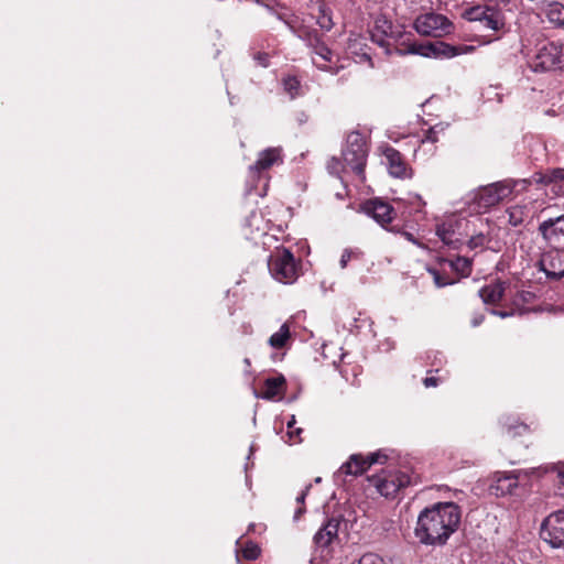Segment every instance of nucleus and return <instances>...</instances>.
<instances>
[{"label": "nucleus", "instance_id": "f257e3e1", "mask_svg": "<svg viewBox=\"0 0 564 564\" xmlns=\"http://www.w3.org/2000/svg\"><path fill=\"white\" fill-rule=\"evenodd\" d=\"M459 521L460 511L457 505L438 502L420 513L414 533L422 544L441 545L456 531Z\"/></svg>", "mask_w": 564, "mask_h": 564}, {"label": "nucleus", "instance_id": "f03ea898", "mask_svg": "<svg viewBox=\"0 0 564 564\" xmlns=\"http://www.w3.org/2000/svg\"><path fill=\"white\" fill-rule=\"evenodd\" d=\"M392 39V51L399 55L415 54L425 57L436 56L438 54L453 57L474 50L473 46H452L445 43L436 44H417L412 41V35L398 32Z\"/></svg>", "mask_w": 564, "mask_h": 564}, {"label": "nucleus", "instance_id": "7ed1b4c3", "mask_svg": "<svg viewBox=\"0 0 564 564\" xmlns=\"http://www.w3.org/2000/svg\"><path fill=\"white\" fill-rule=\"evenodd\" d=\"M518 182L505 180L480 187L471 194L469 206L475 213H482L509 197Z\"/></svg>", "mask_w": 564, "mask_h": 564}, {"label": "nucleus", "instance_id": "20e7f679", "mask_svg": "<svg viewBox=\"0 0 564 564\" xmlns=\"http://www.w3.org/2000/svg\"><path fill=\"white\" fill-rule=\"evenodd\" d=\"M510 11L509 0H486L484 6H477L468 11L471 21H480L486 28L499 31L506 24V12Z\"/></svg>", "mask_w": 564, "mask_h": 564}, {"label": "nucleus", "instance_id": "39448f33", "mask_svg": "<svg viewBox=\"0 0 564 564\" xmlns=\"http://www.w3.org/2000/svg\"><path fill=\"white\" fill-rule=\"evenodd\" d=\"M529 66L533 72H549L564 67V43H541L530 58Z\"/></svg>", "mask_w": 564, "mask_h": 564}, {"label": "nucleus", "instance_id": "423d86ee", "mask_svg": "<svg viewBox=\"0 0 564 564\" xmlns=\"http://www.w3.org/2000/svg\"><path fill=\"white\" fill-rule=\"evenodd\" d=\"M367 145L359 132H351L347 138V147L343 152L344 163L357 175L362 176L367 160Z\"/></svg>", "mask_w": 564, "mask_h": 564}, {"label": "nucleus", "instance_id": "0eeeda50", "mask_svg": "<svg viewBox=\"0 0 564 564\" xmlns=\"http://www.w3.org/2000/svg\"><path fill=\"white\" fill-rule=\"evenodd\" d=\"M272 276L282 283H292L297 278V269L293 254L286 250H278L268 262Z\"/></svg>", "mask_w": 564, "mask_h": 564}, {"label": "nucleus", "instance_id": "6e6552de", "mask_svg": "<svg viewBox=\"0 0 564 564\" xmlns=\"http://www.w3.org/2000/svg\"><path fill=\"white\" fill-rule=\"evenodd\" d=\"M372 485L381 496L392 498L401 489L410 484L408 475L400 471H382L370 478Z\"/></svg>", "mask_w": 564, "mask_h": 564}, {"label": "nucleus", "instance_id": "1a4fd4ad", "mask_svg": "<svg viewBox=\"0 0 564 564\" xmlns=\"http://www.w3.org/2000/svg\"><path fill=\"white\" fill-rule=\"evenodd\" d=\"M541 538L552 547H564V509L552 512L544 519Z\"/></svg>", "mask_w": 564, "mask_h": 564}, {"label": "nucleus", "instance_id": "9d476101", "mask_svg": "<svg viewBox=\"0 0 564 564\" xmlns=\"http://www.w3.org/2000/svg\"><path fill=\"white\" fill-rule=\"evenodd\" d=\"M539 268L547 279L564 278V248L550 247L541 252Z\"/></svg>", "mask_w": 564, "mask_h": 564}, {"label": "nucleus", "instance_id": "9b49d317", "mask_svg": "<svg viewBox=\"0 0 564 564\" xmlns=\"http://www.w3.org/2000/svg\"><path fill=\"white\" fill-rule=\"evenodd\" d=\"M451 22L446 17L437 13H426L416 18L414 28L424 36H442L451 31Z\"/></svg>", "mask_w": 564, "mask_h": 564}, {"label": "nucleus", "instance_id": "f8f14e48", "mask_svg": "<svg viewBox=\"0 0 564 564\" xmlns=\"http://www.w3.org/2000/svg\"><path fill=\"white\" fill-rule=\"evenodd\" d=\"M539 232L549 247H557L564 239V215L542 221Z\"/></svg>", "mask_w": 564, "mask_h": 564}, {"label": "nucleus", "instance_id": "ddd939ff", "mask_svg": "<svg viewBox=\"0 0 564 564\" xmlns=\"http://www.w3.org/2000/svg\"><path fill=\"white\" fill-rule=\"evenodd\" d=\"M362 209L383 228H386L387 225L395 217L393 207L379 198L366 202L362 205Z\"/></svg>", "mask_w": 564, "mask_h": 564}, {"label": "nucleus", "instance_id": "4468645a", "mask_svg": "<svg viewBox=\"0 0 564 564\" xmlns=\"http://www.w3.org/2000/svg\"><path fill=\"white\" fill-rule=\"evenodd\" d=\"M519 476L520 474L517 473H496L489 486L490 492L497 497L513 495L519 484Z\"/></svg>", "mask_w": 564, "mask_h": 564}, {"label": "nucleus", "instance_id": "2eb2a0df", "mask_svg": "<svg viewBox=\"0 0 564 564\" xmlns=\"http://www.w3.org/2000/svg\"><path fill=\"white\" fill-rule=\"evenodd\" d=\"M381 458L386 459V456L379 453L370 454L367 457L356 454L351 455L349 460L340 467L339 473L358 476L365 473L372 464L381 462Z\"/></svg>", "mask_w": 564, "mask_h": 564}, {"label": "nucleus", "instance_id": "dca6fc26", "mask_svg": "<svg viewBox=\"0 0 564 564\" xmlns=\"http://www.w3.org/2000/svg\"><path fill=\"white\" fill-rule=\"evenodd\" d=\"M383 154L387 160L389 174L391 176L398 178L411 177L412 171L399 151L393 148H387Z\"/></svg>", "mask_w": 564, "mask_h": 564}, {"label": "nucleus", "instance_id": "f3484780", "mask_svg": "<svg viewBox=\"0 0 564 564\" xmlns=\"http://www.w3.org/2000/svg\"><path fill=\"white\" fill-rule=\"evenodd\" d=\"M340 520L329 519L323 528L314 535V542L317 546L326 547L337 538Z\"/></svg>", "mask_w": 564, "mask_h": 564}, {"label": "nucleus", "instance_id": "a211bd4d", "mask_svg": "<svg viewBox=\"0 0 564 564\" xmlns=\"http://www.w3.org/2000/svg\"><path fill=\"white\" fill-rule=\"evenodd\" d=\"M280 162H282L281 149L269 148L259 154L258 160L252 166H250V170L256 172L265 171Z\"/></svg>", "mask_w": 564, "mask_h": 564}, {"label": "nucleus", "instance_id": "6ab92c4d", "mask_svg": "<svg viewBox=\"0 0 564 564\" xmlns=\"http://www.w3.org/2000/svg\"><path fill=\"white\" fill-rule=\"evenodd\" d=\"M505 291L506 283L497 281L480 289L479 296L486 304H496L502 299Z\"/></svg>", "mask_w": 564, "mask_h": 564}, {"label": "nucleus", "instance_id": "aec40b11", "mask_svg": "<svg viewBox=\"0 0 564 564\" xmlns=\"http://www.w3.org/2000/svg\"><path fill=\"white\" fill-rule=\"evenodd\" d=\"M284 386L285 379L283 376L268 378L264 381L260 397L265 400H274L276 397H280L282 394Z\"/></svg>", "mask_w": 564, "mask_h": 564}, {"label": "nucleus", "instance_id": "412c9836", "mask_svg": "<svg viewBox=\"0 0 564 564\" xmlns=\"http://www.w3.org/2000/svg\"><path fill=\"white\" fill-rule=\"evenodd\" d=\"M544 14L550 23L555 26H564V4L551 2L544 9Z\"/></svg>", "mask_w": 564, "mask_h": 564}, {"label": "nucleus", "instance_id": "4be33fe9", "mask_svg": "<svg viewBox=\"0 0 564 564\" xmlns=\"http://www.w3.org/2000/svg\"><path fill=\"white\" fill-rule=\"evenodd\" d=\"M290 327L286 323H284L276 333L270 336L269 345L274 349H281L285 346L286 341L290 339Z\"/></svg>", "mask_w": 564, "mask_h": 564}, {"label": "nucleus", "instance_id": "5701e85b", "mask_svg": "<svg viewBox=\"0 0 564 564\" xmlns=\"http://www.w3.org/2000/svg\"><path fill=\"white\" fill-rule=\"evenodd\" d=\"M436 235L445 245L456 247L457 240L454 239L455 230L452 221L438 225L436 227Z\"/></svg>", "mask_w": 564, "mask_h": 564}, {"label": "nucleus", "instance_id": "b1692460", "mask_svg": "<svg viewBox=\"0 0 564 564\" xmlns=\"http://www.w3.org/2000/svg\"><path fill=\"white\" fill-rule=\"evenodd\" d=\"M315 54L324 62V63H319L316 58H313L314 64L318 68H321L323 70H329L333 73L337 72V70H333L330 67H328L325 64L326 62H332L333 57H334V53L328 47H326L325 45H319L315 48Z\"/></svg>", "mask_w": 564, "mask_h": 564}, {"label": "nucleus", "instance_id": "393cba45", "mask_svg": "<svg viewBox=\"0 0 564 564\" xmlns=\"http://www.w3.org/2000/svg\"><path fill=\"white\" fill-rule=\"evenodd\" d=\"M508 221L511 226H520L527 216V206L514 205L507 209Z\"/></svg>", "mask_w": 564, "mask_h": 564}, {"label": "nucleus", "instance_id": "a878e982", "mask_svg": "<svg viewBox=\"0 0 564 564\" xmlns=\"http://www.w3.org/2000/svg\"><path fill=\"white\" fill-rule=\"evenodd\" d=\"M375 33H380L382 35L394 37L397 31H394L391 21H389L386 17H378L375 21L373 31Z\"/></svg>", "mask_w": 564, "mask_h": 564}, {"label": "nucleus", "instance_id": "bb28decb", "mask_svg": "<svg viewBox=\"0 0 564 564\" xmlns=\"http://www.w3.org/2000/svg\"><path fill=\"white\" fill-rule=\"evenodd\" d=\"M449 265L463 276H467L471 272V261L465 257H457L456 259L451 260Z\"/></svg>", "mask_w": 564, "mask_h": 564}, {"label": "nucleus", "instance_id": "cd10ccee", "mask_svg": "<svg viewBox=\"0 0 564 564\" xmlns=\"http://www.w3.org/2000/svg\"><path fill=\"white\" fill-rule=\"evenodd\" d=\"M317 23L318 25L326 31H329L334 23L332 19V11L326 6H321L318 9V15H317Z\"/></svg>", "mask_w": 564, "mask_h": 564}, {"label": "nucleus", "instance_id": "c85d7f7f", "mask_svg": "<svg viewBox=\"0 0 564 564\" xmlns=\"http://www.w3.org/2000/svg\"><path fill=\"white\" fill-rule=\"evenodd\" d=\"M557 181H564V169L557 167L549 170L539 178V182L543 184H550Z\"/></svg>", "mask_w": 564, "mask_h": 564}, {"label": "nucleus", "instance_id": "c756f323", "mask_svg": "<svg viewBox=\"0 0 564 564\" xmlns=\"http://www.w3.org/2000/svg\"><path fill=\"white\" fill-rule=\"evenodd\" d=\"M371 40L382 48L387 55L392 54V39L380 33L371 32Z\"/></svg>", "mask_w": 564, "mask_h": 564}, {"label": "nucleus", "instance_id": "7c9ffc66", "mask_svg": "<svg viewBox=\"0 0 564 564\" xmlns=\"http://www.w3.org/2000/svg\"><path fill=\"white\" fill-rule=\"evenodd\" d=\"M284 90L294 98L300 94L301 85L300 80L296 77L288 76L283 79Z\"/></svg>", "mask_w": 564, "mask_h": 564}, {"label": "nucleus", "instance_id": "2f4dec72", "mask_svg": "<svg viewBox=\"0 0 564 564\" xmlns=\"http://www.w3.org/2000/svg\"><path fill=\"white\" fill-rule=\"evenodd\" d=\"M359 46H360L359 40L355 39V40L350 41L348 48L352 54L360 55L361 58H365L366 61H368L370 67H373V63L371 61L369 53L366 51L364 52L362 48Z\"/></svg>", "mask_w": 564, "mask_h": 564}, {"label": "nucleus", "instance_id": "473e14b6", "mask_svg": "<svg viewBox=\"0 0 564 564\" xmlns=\"http://www.w3.org/2000/svg\"><path fill=\"white\" fill-rule=\"evenodd\" d=\"M362 256V252L359 251V250H352V249H345L343 254H341V258H340V261H339V264H340V268L344 269L347 267V263L352 259V258H359Z\"/></svg>", "mask_w": 564, "mask_h": 564}, {"label": "nucleus", "instance_id": "72a5a7b5", "mask_svg": "<svg viewBox=\"0 0 564 564\" xmlns=\"http://www.w3.org/2000/svg\"><path fill=\"white\" fill-rule=\"evenodd\" d=\"M444 130L441 126H434L426 130L424 138L422 139V142L429 141L432 143H436L438 141V133Z\"/></svg>", "mask_w": 564, "mask_h": 564}, {"label": "nucleus", "instance_id": "f704fd0d", "mask_svg": "<svg viewBox=\"0 0 564 564\" xmlns=\"http://www.w3.org/2000/svg\"><path fill=\"white\" fill-rule=\"evenodd\" d=\"M506 425V432L510 436L521 435L523 432L528 430V426L523 423H519L517 425L505 422Z\"/></svg>", "mask_w": 564, "mask_h": 564}, {"label": "nucleus", "instance_id": "c9c22d12", "mask_svg": "<svg viewBox=\"0 0 564 564\" xmlns=\"http://www.w3.org/2000/svg\"><path fill=\"white\" fill-rule=\"evenodd\" d=\"M486 242H488L487 237L484 234H478V235L473 236L468 240V247L470 249L481 248L486 245Z\"/></svg>", "mask_w": 564, "mask_h": 564}, {"label": "nucleus", "instance_id": "e433bc0d", "mask_svg": "<svg viewBox=\"0 0 564 564\" xmlns=\"http://www.w3.org/2000/svg\"><path fill=\"white\" fill-rule=\"evenodd\" d=\"M429 272L430 274L433 276V280H434V283L436 284V286L438 288H443V286H446L451 283H453V281L444 278L437 270L435 269H429Z\"/></svg>", "mask_w": 564, "mask_h": 564}, {"label": "nucleus", "instance_id": "4c0bfd02", "mask_svg": "<svg viewBox=\"0 0 564 564\" xmlns=\"http://www.w3.org/2000/svg\"><path fill=\"white\" fill-rule=\"evenodd\" d=\"M242 555L247 560H256L260 555V549L256 544H248L243 547Z\"/></svg>", "mask_w": 564, "mask_h": 564}, {"label": "nucleus", "instance_id": "58836bf2", "mask_svg": "<svg viewBox=\"0 0 564 564\" xmlns=\"http://www.w3.org/2000/svg\"><path fill=\"white\" fill-rule=\"evenodd\" d=\"M346 167H347V166H346V165H344V166H343V165H341V162H340L338 159H336V158H333V159L328 162V164H327V169H328L329 173H332V174H336V175H339L340 171H341L343 169H346Z\"/></svg>", "mask_w": 564, "mask_h": 564}, {"label": "nucleus", "instance_id": "ea45409f", "mask_svg": "<svg viewBox=\"0 0 564 564\" xmlns=\"http://www.w3.org/2000/svg\"><path fill=\"white\" fill-rule=\"evenodd\" d=\"M295 424V416L292 415L291 419L288 421V429L290 430L289 431V435L290 437H293V434L295 433L296 435H300V433L302 432V429H296L294 432L292 431V427L294 426Z\"/></svg>", "mask_w": 564, "mask_h": 564}, {"label": "nucleus", "instance_id": "a19ab883", "mask_svg": "<svg viewBox=\"0 0 564 564\" xmlns=\"http://www.w3.org/2000/svg\"><path fill=\"white\" fill-rule=\"evenodd\" d=\"M256 59L258 61V63L260 65H262L263 67H267L268 64H269V55L267 53H258L256 55Z\"/></svg>", "mask_w": 564, "mask_h": 564}, {"label": "nucleus", "instance_id": "79ce46f5", "mask_svg": "<svg viewBox=\"0 0 564 564\" xmlns=\"http://www.w3.org/2000/svg\"><path fill=\"white\" fill-rule=\"evenodd\" d=\"M440 379L436 377H426L423 380V383L426 388L436 387L438 384Z\"/></svg>", "mask_w": 564, "mask_h": 564}, {"label": "nucleus", "instance_id": "37998d69", "mask_svg": "<svg viewBox=\"0 0 564 564\" xmlns=\"http://www.w3.org/2000/svg\"><path fill=\"white\" fill-rule=\"evenodd\" d=\"M310 489H311V485L306 486L305 490L296 498V501L299 503H303L304 502V499H305L307 492L310 491Z\"/></svg>", "mask_w": 564, "mask_h": 564}, {"label": "nucleus", "instance_id": "c03bdc74", "mask_svg": "<svg viewBox=\"0 0 564 564\" xmlns=\"http://www.w3.org/2000/svg\"><path fill=\"white\" fill-rule=\"evenodd\" d=\"M491 313L494 315L500 316L502 318L511 316V314H512L511 312H503V311H496V310H492Z\"/></svg>", "mask_w": 564, "mask_h": 564}, {"label": "nucleus", "instance_id": "a18cd8bd", "mask_svg": "<svg viewBox=\"0 0 564 564\" xmlns=\"http://www.w3.org/2000/svg\"><path fill=\"white\" fill-rule=\"evenodd\" d=\"M482 321H484V316H482V315H479V316L475 317V318L471 321V324H473V326H475V327H476V326L480 325V324L482 323Z\"/></svg>", "mask_w": 564, "mask_h": 564}, {"label": "nucleus", "instance_id": "49530a36", "mask_svg": "<svg viewBox=\"0 0 564 564\" xmlns=\"http://www.w3.org/2000/svg\"><path fill=\"white\" fill-rule=\"evenodd\" d=\"M404 236L409 241L417 245V241L413 238L412 234L405 232Z\"/></svg>", "mask_w": 564, "mask_h": 564}, {"label": "nucleus", "instance_id": "de8ad7c7", "mask_svg": "<svg viewBox=\"0 0 564 564\" xmlns=\"http://www.w3.org/2000/svg\"><path fill=\"white\" fill-rule=\"evenodd\" d=\"M304 510L302 508H300L296 512H295V518H297Z\"/></svg>", "mask_w": 564, "mask_h": 564}, {"label": "nucleus", "instance_id": "09e8293b", "mask_svg": "<svg viewBox=\"0 0 564 564\" xmlns=\"http://www.w3.org/2000/svg\"><path fill=\"white\" fill-rule=\"evenodd\" d=\"M321 481H322V478H321V477L315 478V482H316V484H318V482H321Z\"/></svg>", "mask_w": 564, "mask_h": 564}]
</instances>
